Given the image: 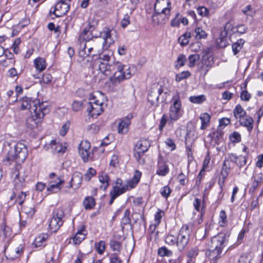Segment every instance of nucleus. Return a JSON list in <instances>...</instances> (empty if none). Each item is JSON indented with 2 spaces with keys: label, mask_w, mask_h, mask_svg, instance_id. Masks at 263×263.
I'll use <instances>...</instances> for the list:
<instances>
[{
  "label": "nucleus",
  "mask_w": 263,
  "mask_h": 263,
  "mask_svg": "<svg viewBox=\"0 0 263 263\" xmlns=\"http://www.w3.org/2000/svg\"><path fill=\"white\" fill-rule=\"evenodd\" d=\"M95 65L101 73L106 76L110 74L112 71H115L114 74L110 77V81L114 85L130 78L135 72L134 66L123 65L119 61L95 62Z\"/></svg>",
  "instance_id": "1"
},
{
  "label": "nucleus",
  "mask_w": 263,
  "mask_h": 263,
  "mask_svg": "<svg viewBox=\"0 0 263 263\" xmlns=\"http://www.w3.org/2000/svg\"><path fill=\"white\" fill-rule=\"evenodd\" d=\"M230 232L220 233L213 236L209 243V249L206 252V256L208 257L209 263H217L220 258L223 248L229 240Z\"/></svg>",
  "instance_id": "2"
},
{
  "label": "nucleus",
  "mask_w": 263,
  "mask_h": 263,
  "mask_svg": "<svg viewBox=\"0 0 263 263\" xmlns=\"http://www.w3.org/2000/svg\"><path fill=\"white\" fill-rule=\"evenodd\" d=\"M5 148L7 150L5 160L8 162H23L28 156L27 147L22 142H17L13 147L9 144Z\"/></svg>",
  "instance_id": "3"
},
{
  "label": "nucleus",
  "mask_w": 263,
  "mask_h": 263,
  "mask_svg": "<svg viewBox=\"0 0 263 263\" xmlns=\"http://www.w3.org/2000/svg\"><path fill=\"white\" fill-rule=\"evenodd\" d=\"M49 112V107L44 102L39 103L38 106L33 108L32 115L26 119V125L31 129L37 127L44 116Z\"/></svg>",
  "instance_id": "4"
},
{
  "label": "nucleus",
  "mask_w": 263,
  "mask_h": 263,
  "mask_svg": "<svg viewBox=\"0 0 263 263\" xmlns=\"http://www.w3.org/2000/svg\"><path fill=\"white\" fill-rule=\"evenodd\" d=\"M100 37L103 40V42L94 41L92 43H85L84 47L86 49L87 55H90L93 49H98V46H109L114 43V40L111 37V31L109 28H105L103 30L100 32Z\"/></svg>",
  "instance_id": "5"
},
{
  "label": "nucleus",
  "mask_w": 263,
  "mask_h": 263,
  "mask_svg": "<svg viewBox=\"0 0 263 263\" xmlns=\"http://www.w3.org/2000/svg\"><path fill=\"white\" fill-rule=\"evenodd\" d=\"M172 104L169 109V118L168 119L169 123H173L178 120L184 113L182 108L180 96L176 94L172 99Z\"/></svg>",
  "instance_id": "6"
},
{
  "label": "nucleus",
  "mask_w": 263,
  "mask_h": 263,
  "mask_svg": "<svg viewBox=\"0 0 263 263\" xmlns=\"http://www.w3.org/2000/svg\"><path fill=\"white\" fill-rule=\"evenodd\" d=\"M192 229V225L184 224L180 229L176 237L177 247L179 251H182L189 243Z\"/></svg>",
  "instance_id": "7"
},
{
  "label": "nucleus",
  "mask_w": 263,
  "mask_h": 263,
  "mask_svg": "<svg viewBox=\"0 0 263 263\" xmlns=\"http://www.w3.org/2000/svg\"><path fill=\"white\" fill-rule=\"evenodd\" d=\"M151 146L148 140L145 139H140L135 144L134 148V157L137 162L141 164L145 163V159L142 157Z\"/></svg>",
  "instance_id": "8"
},
{
  "label": "nucleus",
  "mask_w": 263,
  "mask_h": 263,
  "mask_svg": "<svg viewBox=\"0 0 263 263\" xmlns=\"http://www.w3.org/2000/svg\"><path fill=\"white\" fill-rule=\"evenodd\" d=\"M64 212L62 209H57L53 211L52 216L49 221V229L51 233H55L63 224V218Z\"/></svg>",
  "instance_id": "9"
},
{
  "label": "nucleus",
  "mask_w": 263,
  "mask_h": 263,
  "mask_svg": "<svg viewBox=\"0 0 263 263\" xmlns=\"http://www.w3.org/2000/svg\"><path fill=\"white\" fill-rule=\"evenodd\" d=\"M79 153L84 162L93 160V154L90 151V144L87 141H82L80 144Z\"/></svg>",
  "instance_id": "10"
},
{
  "label": "nucleus",
  "mask_w": 263,
  "mask_h": 263,
  "mask_svg": "<svg viewBox=\"0 0 263 263\" xmlns=\"http://www.w3.org/2000/svg\"><path fill=\"white\" fill-rule=\"evenodd\" d=\"M70 9V5L65 1H61L57 3L53 11L50 10L49 14L51 16L54 14L55 17H62L65 15Z\"/></svg>",
  "instance_id": "11"
},
{
  "label": "nucleus",
  "mask_w": 263,
  "mask_h": 263,
  "mask_svg": "<svg viewBox=\"0 0 263 263\" xmlns=\"http://www.w3.org/2000/svg\"><path fill=\"white\" fill-rule=\"evenodd\" d=\"M83 180V175L80 172H75L71 178L69 185L65 187L64 191L65 193H69L70 189L74 187L78 189L81 185Z\"/></svg>",
  "instance_id": "12"
},
{
  "label": "nucleus",
  "mask_w": 263,
  "mask_h": 263,
  "mask_svg": "<svg viewBox=\"0 0 263 263\" xmlns=\"http://www.w3.org/2000/svg\"><path fill=\"white\" fill-rule=\"evenodd\" d=\"M21 103V107L22 110L29 109L31 112L33 111V108L38 106L39 101H32L30 98L24 97L20 101Z\"/></svg>",
  "instance_id": "13"
},
{
  "label": "nucleus",
  "mask_w": 263,
  "mask_h": 263,
  "mask_svg": "<svg viewBox=\"0 0 263 263\" xmlns=\"http://www.w3.org/2000/svg\"><path fill=\"white\" fill-rule=\"evenodd\" d=\"M228 159L231 162L235 163L240 168L246 165L248 160V156H236L234 154H230L228 156Z\"/></svg>",
  "instance_id": "14"
},
{
  "label": "nucleus",
  "mask_w": 263,
  "mask_h": 263,
  "mask_svg": "<svg viewBox=\"0 0 263 263\" xmlns=\"http://www.w3.org/2000/svg\"><path fill=\"white\" fill-rule=\"evenodd\" d=\"M163 91L162 87L159 88H153L149 90L147 99L152 105H154L158 102L159 96L162 93Z\"/></svg>",
  "instance_id": "15"
},
{
  "label": "nucleus",
  "mask_w": 263,
  "mask_h": 263,
  "mask_svg": "<svg viewBox=\"0 0 263 263\" xmlns=\"http://www.w3.org/2000/svg\"><path fill=\"white\" fill-rule=\"evenodd\" d=\"M87 111L92 117H97L100 115L103 112V109L101 104L88 103Z\"/></svg>",
  "instance_id": "16"
},
{
  "label": "nucleus",
  "mask_w": 263,
  "mask_h": 263,
  "mask_svg": "<svg viewBox=\"0 0 263 263\" xmlns=\"http://www.w3.org/2000/svg\"><path fill=\"white\" fill-rule=\"evenodd\" d=\"M141 176V173L139 171H136L133 178L127 181L126 184L123 185V187H126L127 191L135 187L140 181Z\"/></svg>",
  "instance_id": "17"
},
{
  "label": "nucleus",
  "mask_w": 263,
  "mask_h": 263,
  "mask_svg": "<svg viewBox=\"0 0 263 263\" xmlns=\"http://www.w3.org/2000/svg\"><path fill=\"white\" fill-rule=\"evenodd\" d=\"M24 253L23 245H19L17 246H14L10 250L8 256L11 259H14L20 257Z\"/></svg>",
  "instance_id": "18"
},
{
  "label": "nucleus",
  "mask_w": 263,
  "mask_h": 263,
  "mask_svg": "<svg viewBox=\"0 0 263 263\" xmlns=\"http://www.w3.org/2000/svg\"><path fill=\"white\" fill-rule=\"evenodd\" d=\"M96 26L93 25L89 24V29H84L83 31L80 34V40L88 42L92 39L94 36L92 34L93 30L95 29Z\"/></svg>",
  "instance_id": "19"
},
{
  "label": "nucleus",
  "mask_w": 263,
  "mask_h": 263,
  "mask_svg": "<svg viewBox=\"0 0 263 263\" xmlns=\"http://www.w3.org/2000/svg\"><path fill=\"white\" fill-rule=\"evenodd\" d=\"M170 10H171V7H165L162 9L161 12L159 11V9H157L156 7V4H155V7H154V13L153 15V21H155V17L157 16H161L162 14H164L165 15L164 17L163 18L164 21H168L169 19V17L170 16Z\"/></svg>",
  "instance_id": "20"
},
{
  "label": "nucleus",
  "mask_w": 263,
  "mask_h": 263,
  "mask_svg": "<svg viewBox=\"0 0 263 263\" xmlns=\"http://www.w3.org/2000/svg\"><path fill=\"white\" fill-rule=\"evenodd\" d=\"M52 153L53 154H63L66 149V147L63 146L61 143H57L55 140H52L49 144Z\"/></svg>",
  "instance_id": "21"
},
{
  "label": "nucleus",
  "mask_w": 263,
  "mask_h": 263,
  "mask_svg": "<svg viewBox=\"0 0 263 263\" xmlns=\"http://www.w3.org/2000/svg\"><path fill=\"white\" fill-rule=\"evenodd\" d=\"M241 125L246 127L248 131L250 133L253 128V120L250 116H246L239 120Z\"/></svg>",
  "instance_id": "22"
},
{
  "label": "nucleus",
  "mask_w": 263,
  "mask_h": 263,
  "mask_svg": "<svg viewBox=\"0 0 263 263\" xmlns=\"http://www.w3.org/2000/svg\"><path fill=\"white\" fill-rule=\"evenodd\" d=\"M85 232L86 230L85 227L84 226H82L72 238L74 244L78 245L85 238Z\"/></svg>",
  "instance_id": "23"
},
{
  "label": "nucleus",
  "mask_w": 263,
  "mask_h": 263,
  "mask_svg": "<svg viewBox=\"0 0 263 263\" xmlns=\"http://www.w3.org/2000/svg\"><path fill=\"white\" fill-rule=\"evenodd\" d=\"M64 183L63 180H59L58 183L53 182H49L48 186L47 187V191L51 193H56L60 191L62 189V185Z\"/></svg>",
  "instance_id": "24"
},
{
  "label": "nucleus",
  "mask_w": 263,
  "mask_h": 263,
  "mask_svg": "<svg viewBox=\"0 0 263 263\" xmlns=\"http://www.w3.org/2000/svg\"><path fill=\"white\" fill-rule=\"evenodd\" d=\"M159 160L158 163V169L156 174L162 176H165L169 171L168 166L166 165L161 160Z\"/></svg>",
  "instance_id": "25"
},
{
  "label": "nucleus",
  "mask_w": 263,
  "mask_h": 263,
  "mask_svg": "<svg viewBox=\"0 0 263 263\" xmlns=\"http://www.w3.org/2000/svg\"><path fill=\"white\" fill-rule=\"evenodd\" d=\"M99 179L100 182L102 183L100 187L105 191L109 186V177L108 174L105 172H102L99 176Z\"/></svg>",
  "instance_id": "26"
},
{
  "label": "nucleus",
  "mask_w": 263,
  "mask_h": 263,
  "mask_svg": "<svg viewBox=\"0 0 263 263\" xmlns=\"http://www.w3.org/2000/svg\"><path fill=\"white\" fill-rule=\"evenodd\" d=\"M199 118L201 122L200 129L204 130L209 126L211 116L208 113H203L200 115Z\"/></svg>",
  "instance_id": "27"
},
{
  "label": "nucleus",
  "mask_w": 263,
  "mask_h": 263,
  "mask_svg": "<svg viewBox=\"0 0 263 263\" xmlns=\"http://www.w3.org/2000/svg\"><path fill=\"white\" fill-rule=\"evenodd\" d=\"M127 191L126 187H123V186L120 187L117 185L114 186L112 190L110 191L109 195L110 196H112L116 198L121 194H123Z\"/></svg>",
  "instance_id": "28"
},
{
  "label": "nucleus",
  "mask_w": 263,
  "mask_h": 263,
  "mask_svg": "<svg viewBox=\"0 0 263 263\" xmlns=\"http://www.w3.org/2000/svg\"><path fill=\"white\" fill-rule=\"evenodd\" d=\"M34 64L36 69L39 71L44 70L46 67V62L44 59L37 58L34 61Z\"/></svg>",
  "instance_id": "29"
},
{
  "label": "nucleus",
  "mask_w": 263,
  "mask_h": 263,
  "mask_svg": "<svg viewBox=\"0 0 263 263\" xmlns=\"http://www.w3.org/2000/svg\"><path fill=\"white\" fill-rule=\"evenodd\" d=\"M112 53L111 51H106L100 54L99 57L97 58L95 62H108L109 61H115L112 57Z\"/></svg>",
  "instance_id": "30"
},
{
  "label": "nucleus",
  "mask_w": 263,
  "mask_h": 263,
  "mask_svg": "<svg viewBox=\"0 0 263 263\" xmlns=\"http://www.w3.org/2000/svg\"><path fill=\"white\" fill-rule=\"evenodd\" d=\"M212 137V140L217 145H219L223 141V133L221 131H216L210 135Z\"/></svg>",
  "instance_id": "31"
},
{
  "label": "nucleus",
  "mask_w": 263,
  "mask_h": 263,
  "mask_svg": "<svg viewBox=\"0 0 263 263\" xmlns=\"http://www.w3.org/2000/svg\"><path fill=\"white\" fill-rule=\"evenodd\" d=\"M241 11V12L246 16L247 17L249 16L253 17L256 12L255 9L251 5H248L245 6Z\"/></svg>",
  "instance_id": "32"
},
{
  "label": "nucleus",
  "mask_w": 263,
  "mask_h": 263,
  "mask_svg": "<svg viewBox=\"0 0 263 263\" xmlns=\"http://www.w3.org/2000/svg\"><path fill=\"white\" fill-rule=\"evenodd\" d=\"M233 114L235 117L241 119L246 116V111L243 109L240 104H237L233 109Z\"/></svg>",
  "instance_id": "33"
},
{
  "label": "nucleus",
  "mask_w": 263,
  "mask_h": 263,
  "mask_svg": "<svg viewBox=\"0 0 263 263\" xmlns=\"http://www.w3.org/2000/svg\"><path fill=\"white\" fill-rule=\"evenodd\" d=\"M230 161L228 158L225 159L222 165L221 171L220 173L221 176H223L224 178H227L230 170Z\"/></svg>",
  "instance_id": "34"
},
{
  "label": "nucleus",
  "mask_w": 263,
  "mask_h": 263,
  "mask_svg": "<svg viewBox=\"0 0 263 263\" xmlns=\"http://www.w3.org/2000/svg\"><path fill=\"white\" fill-rule=\"evenodd\" d=\"M245 42L244 40L240 39L232 44V48L234 55H236L241 50Z\"/></svg>",
  "instance_id": "35"
},
{
  "label": "nucleus",
  "mask_w": 263,
  "mask_h": 263,
  "mask_svg": "<svg viewBox=\"0 0 263 263\" xmlns=\"http://www.w3.org/2000/svg\"><path fill=\"white\" fill-rule=\"evenodd\" d=\"M208 62L205 60H202L200 63L198 64V68L199 72L203 74L204 76H205L209 69L211 68V66L207 64Z\"/></svg>",
  "instance_id": "36"
},
{
  "label": "nucleus",
  "mask_w": 263,
  "mask_h": 263,
  "mask_svg": "<svg viewBox=\"0 0 263 263\" xmlns=\"http://www.w3.org/2000/svg\"><path fill=\"white\" fill-rule=\"evenodd\" d=\"M95 204V200L92 197H87L83 201V205L86 210L93 209Z\"/></svg>",
  "instance_id": "37"
},
{
  "label": "nucleus",
  "mask_w": 263,
  "mask_h": 263,
  "mask_svg": "<svg viewBox=\"0 0 263 263\" xmlns=\"http://www.w3.org/2000/svg\"><path fill=\"white\" fill-rule=\"evenodd\" d=\"M48 238L47 234H42L36 237L34 240V245L35 247H39L43 245V242L46 241Z\"/></svg>",
  "instance_id": "38"
},
{
  "label": "nucleus",
  "mask_w": 263,
  "mask_h": 263,
  "mask_svg": "<svg viewBox=\"0 0 263 263\" xmlns=\"http://www.w3.org/2000/svg\"><path fill=\"white\" fill-rule=\"evenodd\" d=\"M191 37V33L186 32L178 39V42L181 46H185L189 44Z\"/></svg>",
  "instance_id": "39"
},
{
  "label": "nucleus",
  "mask_w": 263,
  "mask_h": 263,
  "mask_svg": "<svg viewBox=\"0 0 263 263\" xmlns=\"http://www.w3.org/2000/svg\"><path fill=\"white\" fill-rule=\"evenodd\" d=\"M130 211L129 209L125 210L124 215L121 220L122 226H126L130 224L131 220L130 218Z\"/></svg>",
  "instance_id": "40"
},
{
  "label": "nucleus",
  "mask_w": 263,
  "mask_h": 263,
  "mask_svg": "<svg viewBox=\"0 0 263 263\" xmlns=\"http://www.w3.org/2000/svg\"><path fill=\"white\" fill-rule=\"evenodd\" d=\"M158 255L161 257H170L172 256L173 252L166 247L163 246L158 249Z\"/></svg>",
  "instance_id": "41"
},
{
  "label": "nucleus",
  "mask_w": 263,
  "mask_h": 263,
  "mask_svg": "<svg viewBox=\"0 0 263 263\" xmlns=\"http://www.w3.org/2000/svg\"><path fill=\"white\" fill-rule=\"evenodd\" d=\"M1 229L5 237L7 238L11 237L12 235L11 228L6 225V222L5 219H4L2 222Z\"/></svg>",
  "instance_id": "42"
},
{
  "label": "nucleus",
  "mask_w": 263,
  "mask_h": 263,
  "mask_svg": "<svg viewBox=\"0 0 263 263\" xmlns=\"http://www.w3.org/2000/svg\"><path fill=\"white\" fill-rule=\"evenodd\" d=\"M200 56L198 54L195 53L190 55L188 58L189 64L190 67H193L195 65L197 61L199 60Z\"/></svg>",
  "instance_id": "43"
},
{
  "label": "nucleus",
  "mask_w": 263,
  "mask_h": 263,
  "mask_svg": "<svg viewBox=\"0 0 263 263\" xmlns=\"http://www.w3.org/2000/svg\"><path fill=\"white\" fill-rule=\"evenodd\" d=\"M125 123H126V122L123 120L121 121V122L119 123L118 128L119 133L125 134L128 132V126L130 124H125Z\"/></svg>",
  "instance_id": "44"
},
{
  "label": "nucleus",
  "mask_w": 263,
  "mask_h": 263,
  "mask_svg": "<svg viewBox=\"0 0 263 263\" xmlns=\"http://www.w3.org/2000/svg\"><path fill=\"white\" fill-rule=\"evenodd\" d=\"M164 215V212L160 209H158V211L155 214V222H156V224H155L154 226H153V227H154V230H155V228H156V224L157 225H158L160 221H161V218L162 217V216H163ZM153 227L152 226H151L150 227V228L152 229Z\"/></svg>",
  "instance_id": "45"
},
{
  "label": "nucleus",
  "mask_w": 263,
  "mask_h": 263,
  "mask_svg": "<svg viewBox=\"0 0 263 263\" xmlns=\"http://www.w3.org/2000/svg\"><path fill=\"white\" fill-rule=\"evenodd\" d=\"M195 32L196 33L195 37L198 40L205 39L207 36V34L205 31L200 27H197L196 28Z\"/></svg>",
  "instance_id": "46"
},
{
  "label": "nucleus",
  "mask_w": 263,
  "mask_h": 263,
  "mask_svg": "<svg viewBox=\"0 0 263 263\" xmlns=\"http://www.w3.org/2000/svg\"><path fill=\"white\" fill-rule=\"evenodd\" d=\"M189 100L193 103L200 104L205 100V97L204 95L191 96L190 97Z\"/></svg>",
  "instance_id": "47"
},
{
  "label": "nucleus",
  "mask_w": 263,
  "mask_h": 263,
  "mask_svg": "<svg viewBox=\"0 0 263 263\" xmlns=\"http://www.w3.org/2000/svg\"><path fill=\"white\" fill-rule=\"evenodd\" d=\"M198 253L199 249L196 247H195L189 251L187 256L189 259L195 260Z\"/></svg>",
  "instance_id": "48"
},
{
  "label": "nucleus",
  "mask_w": 263,
  "mask_h": 263,
  "mask_svg": "<svg viewBox=\"0 0 263 263\" xmlns=\"http://www.w3.org/2000/svg\"><path fill=\"white\" fill-rule=\"evenodd\" d=\"M96 170L92 167H89L84 174V179L87 181H90L91 178L96 175Z\"/></svg>",
  "instance_id": "49"
},
{
  "label": "nucleus",
  "mask_w": 263,
  "mask_h": 263,
  "mask_svg": "<svg viewBox=\"0 0 263 263\" xmlns=\"http://www.w3.org/2000/svg\"><path fill=\"white\" fill-rule=\"evenodd\" d=\"M177 236L172 234L167 235L165 238V242L169 245H176L177 246Z\"/></svg>",
  "instance_id": "50"
},
{
  "label": "nucleus",
  "mask_w": 263,
  "mask_h": 263,
  "mask_svg": "<svg viewBox=\"0 0 263 263\" xmlns=\"http://www.w3.org/2000/svg\"><path fill=\"white\" fill-rule=\"evenodd\" d=\"M171 192L172 190L168 185L162 187L160 191L161 196L165 198H167L170 196Z\"/></svg>",
  "instance_id": "51"
},
{
  "label": "nucleus",
  "mask_w": 263,
  "mask_h": 263,
  "mask_svg": "<svg viewBox=\"0 0 263 263\" xmlns=\"http://www.w3.org/2000/svg\"><path fill=\"white\" fill-rule=\"evenodd\" d=\"M191 75V73L188 71H182L180 73L176 74V80L177 82H180L183 79H187Z\"/></svg>",
  "instance_id": "52"
},
{
  "label": "nucleus",
  "mask_w": 263,
  "mask_h": 263,
  "mask_svg": "<svg viewBox=\"0 0 263 263\" xmlns=\"http://www.w3.org/2000/svg\"><path fill=\"white\" fill-rule=\"evenodd\" d=\"M110 246L113 251H116L119 252L122 248V245L120 242L111 240L110 241Z\"/></svg>",
  "instance_id": "53"
},
{
  "label": "nucleus",
  "mask_w": 263,
  "mask_h": 263,
  "mask_svg": "<svg viewBox=\"0 0 263 263\" xmlns=\"http://www.w3.org/2000/svg\"><path fill=\"white\" fill-rule=\"evenodd\" d=\"M95 248L100 254H102L105 249V242L103 241H100L99 242L95 244Z\"/></svg>",
  "instance_id": "54"
},
{
  "label": "nucleus",
  "mask_w": 263,
  "mask_h": 263,
  "mask_svg": "<svg viewBox=\"0 0 263 263\" xmlns=\"http://www.w3.org/2000/svg\"><path fill=\"white\" fill-rule=\"evenodd\" d=\"M219 221L220 226H223L227 222V215L224 210H221L219 213Z\"/></svg>",
  "instance_id": "55"
},
{
  "label": "nucleus",
  "mask_w": 263,
  "mask_h": 263,
  "mask_svg": "<svg viewBox=\"0 0 263 263\" xmlns=\"http://www.w3.org/2000/svg\"><path fill=\"white\" fill-rule=\"evenodd\" d=\"M70 122L67 121L62 126L61 130L59 132V134L62 136H64L69 130L70 126Z\"/></svg>",
  "instance_id": "56"
},
{
  "label": "nucleus",
  "mask_w": 263,
  "mask_h": 263,
  "mask_svg": "<svg viewBox=\"0 0 263 263\" xmlns=\"http://www.w3.org/2000/svg\"><path fill=\"white\" fill-rule=\"evenodd\" d=\"M185 61L186 58L185 55L183 54L179 55L177 60V64L176 65L175 67L176 68H179L180 67L184 66Z\"/></svg>",
  "instance_id": "57"
},
{
  "label": "nucleus",
  "mask_w": 263,
  "mask_h": 263,
  "mask_svg": "<svg viewBox=\"0 0 263 263\" xmlns=\"http://www.w3.org/2000/svg\"><path fill=\"white\" fill-rule=\"evenodd\" d=\"M130 24V16L125 14L121 21L120 24L122 27L125 28Z\"/></svg>",
  "instance_id": "58"
},
{
  "label": "nucleus",
  "mask_w": 263,
  "mask_h": 263,
  "mask_svg": "<svg viewBox=\"0 0 263 263\" xmlns=\"http://www.w3.org/2000/svg\"><path fill=\"white\" fill-rule=\"evenodd\" d=\"M230 139L232 142H239L241 140V136L238 133L234 132L230 135Z\"/></svg>",
  "instance_id": "59"
},
{
  "label": "nucleus",
  "mask_w": 263,
  "mask_h": 263,
  "mask_svg": "<svg viewBox=\"0 0 263 263\" xmlns=\"http://www.w3.org/2000/svg\"><path fill=\"white\" fill-rule=\"evenodd\" d=\"M26 196V193L21 192L17 196L15 201L17 202L19 204L22 205L24 203Z\"/></svg>",
  "instance_id": "60"
},
{
  "label": "nucleus",
  "mask_w": 263,
  "mask_h": 263,
  "mask_svg": "<svg viewBox=\"0 0 263 263\" xmlns=\"http://www.w3.org/2000/svg\"><path fill=\"white\" fill-rule=\"evenodd\" d=\"M109 263H121L122 260L117 253H113L109 256Z\"/></svg>",
  "instance_id": "61"
},
{
  "label": "nucleus",
  "mask_w": 263,
  "mask_h": 263,
  "mask_svg": "<svg viewBox=\"0 0 263 263\" xmlns=\"http://www.w3.org/2000/svg\"><path fill=\"white\" fill-rule=\"evenodd\" d=\"M252 179L253 181L260 183L263 180V175L261 173H257L255 172Z\"/></svg>",
  "instance_id": "62"
},
{
  "label": "nucleus",
  "mask_w": 263,
  "mask_h": 263,
  "mask_svg": "<svg viewBox=\"0 0 263 263\" xmlns=\"http://www.w3.org/2000/svg\"><path fill=\"white\" fill-rule=\"evenodd\" d=\"M52 79V77L50 73H44L42 77V80L41 82H43L45 84L50 83Z\"/></svg>",
  "instance_id": "63"
},
{
  "label": "nucleus",
  "mask_w": 263,
  "mask_h": 263,
  "mask_svg": "<svg viewBox=\"0 0 263 263\" xmlns=\"http://www.w3.org/2000/svg\"><path fill=\"white\" fill-rule=\"evenodd\" d=\"M197 12L202 17L206 16L208 15L209 10L204 7H199L197 9Z\"/></svg>",
  "instance_id": "64"
}]
</instances>
